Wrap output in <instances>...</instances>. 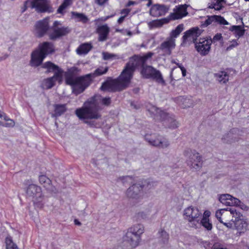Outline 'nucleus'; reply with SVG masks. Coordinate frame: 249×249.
<instances>
[{
	"label": "nucleus",
	"instance_id": "nucleus-1",
	"mask_svg": "<svg viewBox=\"0 0 249 249\" xmlns=\"http://www.w3.org/2000/svg\"><path fill=\"white\" fill-rule=\"evenodd\" d=\"M153 54V53L149 52L142 56L135 55L130 57L119 77L117 79L104 82L101 89L102 90L111 92L121 91L125 89L129 84L136 67L141 65L142 66L146 60L151 58Z\"/></svg>",
	"mask_w": 249,
	"mask_h": 249
},
{
	"label": "nucleus",
	"instance_id": "nucleus-2",
	"mask_svg": "<svg viewBox=\"0 0 249 249\" xmlns=\"http://www.w3.org/2000/svg\"><path fill=\"white\" fill-rule=\"evenodd\" d=\"M100 96H94L88 99L84 104L83 107L77 108L75 114L80 120H84L86 124L92 127H99V124L92 119H98L101 117L99 111L101 109L99 106Z\"/></svg>",
	"mask_w": 249,
	"mask_h": 249
},
{
	"label": "nucleus",
	"instance_id": "nucleus-3",
	"mask_svg": "<svg viewBox=\"0 0 249 249\" xmlns=\"http://www.w3.org/2000/svg\"><path fill=\"white\" fill-rule=\"evenodd\" d=\"M79 71L77 68L73 67L68 69L66 73V83L72 86V92L78 95L85 89L89 85V80L83 76L76 77V74Z\"/></svg>",
	"mask_w": 249,
	"mask_h": 249
},
{
	"label": "nucleus",
	"instance_id": "nucleus-4",
	"mask_svg": "<svg viewBox=\"0 0 249 249\" xmlns=\"http://www.w3.org/2000/svg\"><path fill=\"white\" fill-rule=\"evenodd\" d=\"M144 232L143 225L137 224L128 229L124 236V241L130 247L135 248L137 247L141 240V236Z\"/></svg>",
	"mask_w": 249,
	"mask_h": 249
},
{
	"label": "nucleus",
	"instance_id": "nucleus-5",
	"mask_svg": "<svg viewBox=\"0 0 249 249\" xmlns=\"http://www.w3.org/2000/svg\"><path fill=\"white\" fill-rule=\"evenodd\" d=\"M186 162L191 169L199 170L202 166V157L196 150L187 149L183 152Z\"/></svg>",
	"mask_w": 249,
	"mask_h": 249
},
{
	"label": "nucleus",
	"instance_id": "nucleus-6",
	"mask_svg": "<svg viewBox=\"0 0 249 249\" xmlns=\"http://www.w3.org/2000/svg\"><path fill=\"white\" fill-rule=\"evenodd\" d=\"M202 213L196 207L190 206L185 208L183 211L184 219L187 220L192 227L196 228L199 225V221Z\"/></svg>",
	"mask_w": 249,
	"mask_h": 249
},
{
	"label": "nucleus",
	"instance_id": "nucleus-7",
	"mask_svg": "<svg viewBox=\"0 0 249 249\" xmlns=\"http://www.w3.org/2000/svg\"><path fill=\"white\" fill-rule=\"evenodd\" d=\"M30 6L32 8H35L38 12H51L52 10L48 3V0H31L25 2L22 12H24L27 8Z\"/></svg>",
	"mask_w": 249,
	"mask_h": 249
},
{
	"label": "nucleus",
	"instance_id": "nucleus-8",
	"mask_svg": "<svg viewBox=\"0 0 249 249\" xmlns=\"http://www.w3.org/2000/svg\"><path fill=\"white\" fill-rule=\"evenodd\" d=\"M144 138L150 145L158 148L164 149L170 146L169 141L159 135L146 134Z\"/></svg>",
	"mask_w": 249,
	"mask_h": 249
},
{
	"label": "nucleus",
	"instance_id": "nucleus-9",
	"mask_svg": "<svg viewBox=\"0 0 249 249\" xmlns=\"http://www.w3.org/2000/svg\"><path fill=\"white\" fill-rule=\"evenodd\" d=\"M70 32L71 29L68 27L62 26L60 22L55 21L51 28L49 36L51 39L55 40L61 36L67 35Z\"/></svg>",
	"mask_w": 249,
	"mask_h": 249
},
{
	"label": "nucleus",
	"instance_id": "nucleus-10",
	"mask_svg": "<svg viewBox=\"0 0 249 249\" xmlns=\"http://www.w3.org/2000/svg\"><path fill=\"white\" fill-rule=\"evenodd\" d=\"M26 193L28 197H32L35 203L42 201L41 189L35 184L29 185L26 189Z\"/></svg>",
	"mask_w": 249,
	"mask_h": 249
},
{
	"label": "nucleus",
	"instance_id": "nucleus-11",
	"mask_svg": "<svg viewBox=\"0 0 249 249\" xmlns=\"http://www.w3.org/2000/svg\"><path fill=\"white\" fill-rule=\"evenodd\" d=\"M144 187V184L140 183L134 184L127 190L126 192V196L127 197L131 198H140L142 196V191Z\"/></svg>",
	"mask_w": 249,
	"mask_h": 249
},
{
	"label": "nucleus",
	"instance_id": "nucleus-12",
	"mask_svg": "<svg viewBox=\"0 0 249 249\" xmlns=\"http://www.w3.org/2000/svg\"><path fill=\"white\" fill-rule=\"evenodd\" d=\"M201 31L197 27H194L186 31L182 36V42H193L196 44L197 37L201 35Z\"/></svg>",
	"mask_w": 249,
	"mask_h": 249
},
{
	"label": "nucleus",
	"instance_id": "nucleus-13",
	"mask_svg": "<svg viewBox=\"0 0 249 249\" xmlns=\"http://www.w3.org/2000/svg\"><path fill=\"white\" fill-rule=\"evenodd\" d=\"M212 42L211 39L200 38L195 44L196 48L201 55H205L209 52Z\"/></svg>",
	"mask_w": 249,
	"mask_h": 249
},
{
	"label": "nucleus",
	"instance_id": "nucleus-14",
	"mask_svg": "<svg viewBox=\"0 0 249 249\" xmlns=\"http://www.w3.org/2000/svg\"><path fill=\"white\" fill-rule=\"evenodd\" d=\"M169 9V7L164 4H155L152 5L150 11V15L154 17H159L164 16Z\"/></svg>",
	"mask_w": 249,
	"mask_h": 249
},
{
	"label": "nucleus",
	"instance_id": "nucleus-15",
	"mask_svg": "<svg viewBox=\"0 0 249 249\" xmlns=\"http://www.w3.org/2000/svg\"><path fill=\"white\" fill-rule=\"evenodd\" d=\"M35 29L37 36L39 37L43 36L49 29V18H45L37 22Z\"/></svg>",
	"mask_w": 249,
	"mask_h": 249
},
{
	"label": "nucleus",
	"instance_id": "nucleus-16",
	"mask_svg": "<svg viewBox=\"0 0 249 249\" xmlns=\"http://www.w3.org/2000/svg\"><path fill=\"white\" fill-rule=\"evenodd\" d=\"M188 14L187 12V5H180L176 6L174 9V13H171L169 16V19L172 20L178 19L182 18Z\"/></svg>",
	"mask_w": 249,
	"mask_h": 249
},
{
	"label": "nucleus",
	"instance_id": "nucleus-17",
	"mask_svg": "<svg viewBox=\"0 0 249 249\" xmlns=\"http://www.w3.org/2000/svg\"><path fill=\"white\" fill-rule=\"evenodd\" d=\"M219 201L226 206H239L241 201L229 194H223L219 197Z\"/></svg>",
	"mask_w": 249,
	"mask_h": 249
},
{
	"label": "nucleus",
	"instance_id": "nucleus-18",
	"mask_svg": "<svg viewBox=\"0 0 249 249\" xmlns=\"http://www.w3.org/2000/svg\"><path fill=\"white\" fill-rule=\"evenodd\" d=\"M62 80V77L60 73L54 74L53 76L44 79L42 83L41 87L44 89H50L54 85L55 82L58 81L59 83H61Z\"/></svg>",
	"mask_w": 249,
	"mask_h": 249
},
{
	"label": "nucleus",
	"instance_id": "nucleus-19",
	"mask_svg": "<svg viewBox=\"0 0 249 249\" xmlns=\"http://www.w3.org/2000/svg\"><path fill=\"white\" fill-rule=\"evenodd\" d=\"M213 23H217L221 25H229V22L220 16L213 15L209 16L208 18L202 24L203 27H207Z\"/></svg>",
	"mask_w": 249,
	"mask_h": 249
},
{
	"label": "nucleus",
	"instance_id": "nucleus-20",
	"mask_svg": "<svg viewBox=\"0 0 249 249\" xmlns=\"http://www.w3.org/2000/svg\"><path fill=\"white\" fill-rule=\"evenodd\" d=\"M45 58L44 54H42L39 50L34 51L31 54L30 65L32 67H37L41 65Z\"/></svg>",
	"mask_w": 249,
	"mask_h": 249
},
{
	"label": "nucleus",
	"instance_id": "nucleus-21",
	"mask_svg": "<svg viewBox=\"0 0 249 249\" xmlns=\"http://www.w3.org/2000/svg\"><path fill=\"white\" fill-rule=\"evenodd\" d=\"M175 39H172V37H168L161 44L160 49L167 54H170L172 50L175 47Z\"/></svg>",
	"mask_w": 249,
	"mask_h": 249
},
{
	"label": "nucleus",
	"instance_id": "nucleus-22",
	"mask_svg": "<svg viewBox=\"0 0 249 249\" xmlns=\"http://www.w3.org/2000/svg\"><path fill=\"white\" fill-rule=\"evenodd\" d=\"M234 226L237 231V234L240 236L249 230V224L246 219H239L236 221Z\"/></svg>",
	"mask_w": 249,
	"mask_h": 249
},
{
	"label": "nucleus",
	"instance_id": "nucleus-23",
	"mask_svg": "<svg viewBox=\"0 0 249 249\" xmlns=\"http://www.w3.org/2000/svg\"><path fill=\"white\" fill-rule=\"evenodd\" d=\"M167 116H163L161 120L164 121L165 125L171 129H175L178 127L179 124L173 115H169L167 113Z\"/></svg>",
	"mask_w": 249,
	"mask_h": 249
},
{
	"label": "nucleus",
	"instance_id": "nucleus-24",
	"mask_svg": "<svg viewBox=\"0 0 249 249\" xmlns=\"http://www.w3.org/2000/svg\"><path fill=\"white\" fill-rule=\"evenodd\" d=\"M37 50H39L42 54H44L46 57L48 54L54 51V47L52 43L44 42L39 45V49Z\"/></svg>",
	"mask_w": 249,
	"mask_h": 249
},
{
	"label": "nucleus",
	"instance_id": "nucleus-25",
	"mask_svg": "<svg viewBox=\"0 0 249 249\" xmlns=\"http://www.w3.org/2000/svg\"><path fill=\"white\" fill-rule=\"evenodd\" d=\"M42 68L46 69V72H54V74L60 73L61 76L62 77V71L59 68V67L50 61L46 62L43 63L42 65Z\"/></svg>",
	"mask_w": 249,
	"mask_h": 249
},
{
	"label": "nucleus",
	"instance_id": "nucleus-26",
	"mask_svg": "<svg viewBox=\"0 0 249 249\" xmlns=\"http://www.w3.org/2000/svg\"><path fill=\"white\" fill-rule=\"evenodd\" d=\"M239 130L237 129L234 128L225 134L222 138V140L224 142H232L237 141V133Z\"/></svg>",
	"mask_w": 249,
	"mask_h": 249
},
{
	"label": "nucleus",
	"instance_id": "nucleus-27",
	"mask_svg": "<svg viewBox=\"0 0 249 249\" xmlns=\"http://www.w3.org/2000/svg\"><path fill=\"white\" fill-rule=\"evenodd\" d=\"M97 32L99 34L98 40L99 41H104L107 39L109 32V28L107 25H103L98 28Z\"/></svg>",
	"mask_w": 249,
	"mask_h": 249
},
{
	"label": "nucleus",
	"instance_id": "nucleus-28",
	"mask_svg": "<svg viewBox=\"0 0 249 249\" xmlns=\"http://www.w3.org/2000/svg\"><path fill=\"white\" fill-rule=\"evenodd\" d=\"M39 181L41 184L49 191L56 193L57 191L55 188L52 186L51 180L46 176L42 175L39 177Z\"/></svg>",
	"mask_w": 249,
	"mask_h": 249
},
{
	"label": "nucleus",
	"instance_id": "nucleus-29",
	"mask_svg": "<svg viewBox=\"0 0 249 249\" xmlns=\"http://www.w3.org/2000/svg\"><path fill=\"white\" fill-rule=\"evenodd\" d=\"M108 67H100L97 69L93 73L88 74L86 77L89 80V84L91 82V78H94L96 76H100L105 74L108 71Z\"/></svg>",
	"mask_w": 249,
	"mask_h": 249
},
{
	"label": "nucleus",
	"instance_id": "nucleus-30",
	"mask_svg": "<svg viewBox=\"0 0 249 249\" xmlns=\"http://www.w3.org/2000/svg\"><path fill=\"white\" fill-rule=\"evenodd\" d=\"M170 19L164 18L160 19H156L152 20L148 23V26L150 29L154 28L161 27L164 24L169 22Z\"/></svg>",
	"mask_w": 249,
	"mask_h": 249
},
{
	"label": "nucleus",
	"instance_id": "nucleus-31",
	"mask_svg": "<svg viewBox=\"0 0 249 249\" xmlns=\"http://www.w3.org/2000/svg\"><path fill=\"white\" fill-rule=\"evenodd\" d=\"M176 101L179 105L184 108L189 107L193 105V102L191 99L184 96L178 97Z\"/></svg>",
	"mask_w": 249,
	"mask_h": 249
},
{
	"label": "nucleus",
	"instance_id": "nucleus-32",
	"mask_svg": "<svg viewBox=\"0 0 249 249\" xmlns=\"http://www.w3.org/2000/svg\"><path fill=\"white\" fill-rule=\"evenodd\" d=\"M147 110L151 114L157 117H159L160 119L162 118L163 116H167L166 112L154 106H150L149 107H148Z\"/></svg>",
	"mask_w": 249,
	"mask_h": 249
},
{
	"label": "nucleus",
	"instance_id": "nucleus-33",
	"mask_svg": "<svg viewBox=\"0 0 249 249\" xmlns=\"http://www.w3.org/2000/svg\"><path fill=\"white\" fill-rule=\"evenodd\" d=\"M156 69L151 66H145L144 64L142 65V69L141 71V73L143 77L145 78H150L152 74L155 71Z\"/></svg>",
	"mask_w": 249,
	"mask_h": 249
},
{
	"label": "nucleus",
	"instance_id": "nucleus-34",
	"mask_svg": "<svg viewBox=\"0 0 249 249\" xmlns=\"http://www.w3.org/2000/svg\"><path fill=\"white\" fill-rule=\"evenodd\" d=\"M150 78H152L156 82L161 85L162 86H165L166 85L165 82L163 78L162 74L159 70L156 69Z\"/></svg>",
	"mask_w": 249,
	"mask_h": 249
},
{
	"label": "nucleus",
	"instance_id": "nucleus-35",
	"mask_svg": "<svg viewBox=\"0 0 249 249\" xmlns=\"http://www.w3.org/2000/svg\"><path fill=\"white\" fill-rule=\"evenodd\" d=\"M230 30L233 32L235 36L238 38L244 35L245 32V30L242 29L241 26L236 25H233L231 26L230 28Z\"/></svg>",
	"mask_w": 249,
	"mask_h": 249
},
{
	"label": "nucleus",
	"instance_id": "nucleus-36",
	"mask_svg": "<svg viewBox=\"0 0 249 249\" xmlns=\"http://www.w3.org/2000/svg\"><path fill=\"white\" fill-rule=\"evenodd\" d=\"M159 242L161 245L167 244L169 240V235L164 230H161L158 232Z\"/></svg>",
	"mask_w": 249,
	"mask_h": 249
},
{
	"label": "nucleus",
	"instance_id": "nucleus-37",
	"mask_svg": "<svg viewBox=\"0 0 249 249\" xmlns=\"http://www.w3.org/2000/svg\"><path fill=\"white\" fill-rule=\"evenodd\" d=\"M92 46L90 44L84 43L80 45L77 49V54L81 55L87 54L91 49Z\"/></svg>",
	"mask_w": 249,
	"mask_h": 249
},
{
	"label": "nucleus",
	"instance_id": "nucleus-38",
	"mask_svg": "<svg viewBox=\"0 0 249 249\" xmlns=\"http://www.w3.org/2000/svg\"><path fill=\"white\" fill-rule=\"evenodd\" d=\"M217 80L221 84H225L229 80V75L225 71H220L215 74Z\"/></svg>",
	"mask_w": 249,
	"mask_h": 249
},
{
	"label": "nucleus",
	"instance_id": "nucleus-39",
	"mask_svg": "<svg viewBox=\"0 0 249 249\" xmlns=\"http://www.w3.org/2000/svg\"><path fill=\"white\" fill-rule=\"evenodd\" d=\"M183 24H179L174 30L171 31L169 37H172V39H175V38L177 37L179 35V34L183 31Z\"/></svg>",
	"mask_w": 249,
	"mask_h": 249
},
{
	"label": "nucleus",
	"instance_id": "nucleus-40",
	"mask_svg": "<svg viewBox=\"0 0 249 249\" xmlns=\"http://www.w3.org/2000/svg\"><path fill=\"white\" fill-rule=\"evenodd\" d=\"M230 211L231 212V221L235 223L236 220L243 219L241 218V217H242V214L240 212H238L235 209L230 208Z\"/></svg>",
	"mask_w": 249,
	"mask_h": 249
},
{
	"label": "nucleus",
	"instance_id": "nucleus-41",
	"mask_svg": "<svg viewBox=\"0 0 249 249\" xmlns=\"http://www.w3.org/2000/svg\"><path fill=\"white\" fill-rule=\"evenodd\" d=\"M66 110L65 105H56L54 106V114L53 116H58L61 115Z\"/></svg>",
	"mask_w": 249,
	"mask_h": 249
},
{
	"label": "nucleus",
	"instance_id": "nucleus-42",
	"mask_svg": "<svg viewBox=\"0 0 249 249\" xmlns=\"http://www.w3.org/2000/svg\"><path fill=\"white\" fill-rule=\"evenodd\" d=\"M6 249H18L17 245L13 242L12 237L8 236L5 238Z\"/></svg>",
	"mask_w": 249,
	"mask_h": 249
},
{
	"label": "nucleus",
	"instance_id": "nucleus-43",
	"mask_svg": "<svg viewBox=\"0 0 249 249\" xmlns=\"http://www.w3.org/2000/svg\"><path fill=\"white\" fill-rule=\"evenodd\" d=\"M72 0H64L62 3L60 5L57 9V12L60 14H63L65 9L71 5L72 3Z\"/></svg>",
	"mask_w": 249,
	"mask_h": 249
},
{
	"label": "nucleus",
	"instance_id": "nucleus-44",
	"mask_svg": "<svg viewBox=\"0 0 249 249\" xmlns=\"http://www.w3.org/2000/svg\"><path fill=\"white\" fill-rule=\"evenodd\" d=\"M72 15L74 18L77 19V21H81L83 23H86L88 20V18L82 13L73 12H72Z\"/></svg>",
	"mask_w": 249,
	"mask_h": 249
},
{
	"label": "nucleus",
	"instance_id": "nucleus-45",
	"mask_svg": "<svg viewBox=\"0 0 249 249\" xmlns=\"http://www.w3.org/2000/svg\"><path fill=\"white\" fill-rule=\"evenodd\" d=\"M201 224L205 229L208 231H211L212 229L213 225L210 222L209 219L202 218L199 221V225Z\"/></svg>",
	"mask_w": 249,
	"mask_h": 249
},
{
	"label": "nucleus",
	"instance_id": "nucleus-46",
	"mask_svg": "<svg viewBox=\"0 0 249 249\" xmlns=\"http://www.w3.org/2000/svg\"><path fill=\"white\" fill-rule=\"evenodd\" d=\"M102 54L103 58L105 60H113L114 59L118 58L117 55L108 52H104L102 53Z\"/></svg>",
	"mask_w": 249,
	"mask_h": 249
},
{
	"label": "nucleus",
	"instance_id": "nucleus-47",
	"mask_svg": "<svg viewBox=\"0 0 249 249\" xmlns=\"http://www.w3.org/2000/svg\"><path fill=\"white\" fill-rule=\"evenodd\" d=\"M225 1V0H216V2L212 4L210 6V8H213L216 10H219L222 9L223 6L222 2Z\"/></svg>",
	"mask_w": 249,
	"mask_h": 249
},
{
	"label": "nucleus",
	"instance_id": "nucleus-48",
	"mask_svg": "<svg viewBox=\"0 0 249 249\" xmlns=\"http://www.w3.org/2000/svg\"><path fill=\"white\" fill-rule=\"evenodd\" d=\"M223 221H231V212L230 209H224V212L223 214Z\"/></svg>",
	"mask_w": 249,
	"mask_h": 249
},
{
	"label": "nucleus",
	"instance_id": "nucleus-49",
	"mask_svg": "<svg viewBox=\"0 0 249 249\" xmlns=\"http://www.w3.org/2000/svg\"><path fill=\"white\" fill-rule=\"evenodd\" d=\"M15 124V122L13 120L6 116V119H4L1 125L5 127H13Z\"/></svg>",
	"mask_w": 249,
	"mask_h": 249
},
{
	"label": "nucleus",
	"instance_id": "nucleus-50",
	"mask_svg": "<svg viewBox=\"0 0 249 249\" xmlns=\"http://www.w3.org/2000/svg\"><path fill=\"white\" fill-rule=\"evenodd\" d=\"M224 212V209L217 210L215 213V216L220 223H223V214Z\"/></svg>",
	"mask_w": 249,
	"mask_h": 249
},
{
	"label": "nucleus",
	"instance_id": "nucleus-51",
	"mask_svg": "<svg viewBox=\"0 0 249 249\" xmlns=\"http://www.w3.org/2000/svg\"><path fill=\"white\" fill-rule=\"evenodd\" d=\"M118 179L122 181L123 183H125V182H131L132 180V178L130 176H126L120 177Z\"/></svg>",
	"mask_w": 249,
	"mask_h": 249
},
{
	"label": "nucleus",
	"instance_id": "nucleus-52",
	"mask_svg": "<svg viewBox=\"0 0 249 249\" xmlns=\"http://www.w3.org/2000/svg\"><path fill=\"white\" fill-rule=\"evenodd\" d=\"M238 45V43L236 40H232L231 42V44L229 45L227 48V50H230L232 48L237 46Z\"/></svg>",
	"mask_w": 249,
	"mask_h": 249
},
{
	"label": "nucleus",
	"instance_id": "nucleus-53",
	"mask_svg": "<svg viewBox=\"0 0 249 249\" xmlns=\"http://www.w3.org/2000/svg\"><path fill=\"white\" fill-rule=\"evenodd\" d=\"M102 103L105 105H108L110 103V98L109 97L103 98L102 99Z\"/></svg>",
	"mask_w": 249,
	"mask_h": 249
},
{
	"label": "nucleus",
	"instance_id": "nucleus-54",
	"mask_svg": "<svg viewBox=\"0 0 249 249\" xmlns=\"http://www.w3.org/2000/svg\"><path fill=\"white\" fill-rule=\"evenodd\" d=\"M130 10L128 9H124L121 11V14L122 16H124L126 17L128 14L130 13Z\"/></svg>",
	"mask_w": 249,
	"mask_h": 249
},
{
	"label": "nucleus",
	"instance_id": "nucleus-55",
	"mask_svg": "<svg viewBox=\"0 0 249 249\" xmlns=\"http://www.w3.org/2000/svg\"><path fill=\"white\" fill-rule=\"evenodd\" d=\"M178 67L180 69L183 76H185L186 75V71L185 68L181 64H177Z\"/></svg>",
	"mask_w": 249,
	"mask_h": 249
},
{
	"label": "nucleus",
	"instance_id": "nucleus-56",
	"mask_svg": "<svg viewBox=\"0 0 249 249\" xmlns=\"http://www.w3.org/2000/svg\"><path fill=\"white\" fill-rule=\"evenodd\" d=\"M211 213L209 211H205L203 213L202 218L209 219V217L210 216Z\"/></svg>",
	"mask_w": 249,
	"mask_h": 249
},
{
	"label": "nucleus",
	"instance_id": "nucleus-57",
	"mask_svg": "<svg viewBox=\"0 0 249 249\" xmlns=\"http://www.w3.org/2000/svg\"><path fill=\"white\" fill-rule=\"evenodd\" d=\"M222 38V36L221 34H216L213 37V41H216L221 39Z\"/></svg>",
	"mask_w": 249,
	"mask_h": 249
},
{
	"label": "nucleus",
	"instance_id": "nucleus-58",
	"mask_svg": "<svg viewBox=\"0 0 249 249\" xmlns=\"http://www.w3.org/2000/svg\"><path fill=\"white\" fill-rule=\"evenodd\" d=\"M107 0H95V2L99 5H102Z\"/></svg>",
	"mask_w": 249,
	"mask_h": 249
},
{
	"label": "nucleus",
	"instance_id": "nucleus-59",
	"mask_svg": "<svg viewBox=\"0 0 249 249\" xmlns=\"http://www.w3.org/2000/svg\"><path fill=\"white\" fill-rule=\"evenodd\" d=\"M4 119H6V116L5 114L0 112V125H1Z\"/></svg>",
	"mask_w": 249,
	"mask_h": 249
},
{
	"label": "nucleus",
	"instance_id": "nucleus-60",
	"mask_svg": "<svg viewBox=\"0 0 249 249\" xmlns=\"http://www.w3.org/2000/svg\"><path fill=\"white\" fill-rule=\"evenodd\" d=\"M8 56L7 54H0V61H2L6 59Z\"/></svg>",
	"mask_w": 249,
	"mask_h": 249
},
{
	"label": "nucleus",
	"instance_id": "nucleus-61",
	"mask_svg": "<svg viewBox=\"0 0 249 249\" xmlns=\"http://www.w3.org/2000/svg\"><path fill=\"white\" fill-rule=\"evenodd\" d=\"M222 223L228 228H231L232 227V224L231 222H225L223 221Z\"/></svg>",
	"mask_w": 249,
	"mask_h": 249
},
{
	"label": "nucleus",
	"instance_id": "nucleus-62",
	"mask_svg": "<svg viewBox=\"0 0 249 249\" xmlns=\"http://www.w3.org/2000/svg\"><path fill=\"white\" fill-rule=\"evenodd\" d=\"M125 17L124 16H122L118 20V23L119 24H121L124 20Z\"/></svg>",
	"mask_w": 249,
	"mask_h": 249
},
{
	"label": "nucleus",
	"instance_id": "nucleus-63",
	"mask_svg": "<svg viewBox=\"0 0 249 249\" xmlns=\"http://www.w3.org/2000/svg\"><path fill=\"white\" fill-rule=\"evenodd\" d=\"M136 4V2L135 1L130 0L128 1V2L126 5V6L128 7V6H130L131 5H134Z\"/></svg>",
	"mask_w": 249,
	"mask_h": 249
},
{
	"label": "nucleus",
	"instance_id": "nucleus-64",
	"mask_svg": "<svg viewBox=\"0 0 249 249\" xmlns=\"http://www.w3.org/2000/svg\"><path fill=\"white\" fill-rule=\"evenodd\" d=\"M74 224L77 225H81V223L80 222H79L77 219H75L74 221Z\"/></svg>",
	"mask_w": 249,
	"mask_h": 249
}]
</instances>
